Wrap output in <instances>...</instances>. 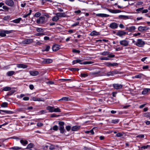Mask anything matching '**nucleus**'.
<instances>
[{
  "mask_svg": "<svg viewBox=\"0 0 150 150\" xmlns=\"http://www.w3.org/2000/svg\"><path fill=\"white\" fill-rule=\"evenodd\" d=\"M8 103L6 102L3 103L1 105V106L3 108H6L7 107Z\"/></svg>",
  "mask_w": 150,
  "mask_h": 150,
  "instance_id": "obj_36",
  "label": "nucleus"
},
{
  "mask_svg": "<svg viewBox=\"0 0 150 150\" xmlns=\"http://www.w3.org/2000/svg\"><path fill=\"white\" fill-rule=\"evenodd\" d=\"M52 62V60L50 59H44L42 61V63L44 64H49Z\"/></svg>",
  "mask_w": 150,
  "mask_h": 150,
  "instance_id": "obj_16",
  "label": "nucleus"
},
{
  "mask_svg": "<svg viewBox=\"0 0 150 150\" xmlns=\"http://www.w3.org/2000/svg\"><path fill=\"white\" fill-rule=\"evenodd\" d=\"M34 146V145L33 143H30L27 145V147L25 149H30L33 147Z\"/></svg>",
  "mask_w": 150,
  "mask_h": 150,
  "instance_id": "obj_32",
  "label": "nucleus"
},
{
  "mask_svg": "<svg viewBox=\"0 0 150 150\" xmlns=\"http://www.w3.org/2000/svg\"><path fill=\"white\" fill-rule=\"evenodd\" d=\"M120 120L118 119H115L114 120H112L111 121V123L114 124H117L119 122Z\"/></svg>",
  "mask_w": 150,
  "mask_h": 150,
  "instance_id": "obj_34",
  "label": "nucleus"
},
{
  "mask_svg": "<svg viewBox=\"0 0 150 150\" xmlns=\"http://www.w3.org/2000/svg\"><path fill=\"white\" fill-rule=\"evenodd\" d=\"M2 8L6 10H7L8 11V10L9 9V8H8L7 6H4L2 7Z\"/></svg>",
  "mask_w": 150,
  "mask_h": 150,
  "instance_id": "obj_57",
  "label": "nucleus"
},
{
  "mask_svg": "<svg viewBox=\"0 0 150 150\" xmlns=\"http://www.w3.org/2000/svg\"><path fill=\"white\" fill-rule=\"evenodd\" d=\"M100 34L99 32H97L95 30H93L92 31L90 34V35L91 36L98 35H100Z\"/></svg>",
  "mask_w": 150,
  "mask_h": 150,
  "instance_id": "obj_21",
  "label": "nucleus"
},
{
  "mask_svg": "<svg viewBox=\"0 0 150 150\" xmlns=\"http://www.w3.org/2000/svg\"><path fill=\"white\" fill-rule=\"evenodd\" d=\"M22 149L21 147L19 146H13L11 147L10 148L11 149H12L13 150H18L21 149Z\"/></svg>",
  "mask_w": 150,
  "mask_h": 150,
  "instance_id": "obj_31",
  "label": "nucleus"
},
{
  "mask_svg": "<svg viewBox=\"0 0 150 150\" xmlns=\"http://www.w3.org/2000/svg\"><path fill=\"white\" fill-rule=\"evenodd\" d=\"M50 146H49V149L50 150H52L55 149V146L54 145L50 144Z\"/></svg>",
  "mask_w": 150,
  "mask_h": 150,
  "instance_id": "obj_44",
  "label": "nucleus"
},
{
  "mask_svg": "<svg viewBox=\"0 0 150 150\" xmlns=\"http://www.w3.org/2000/svg\"><path fill=\"white\" fill-rule=\"evenodd\" d=\"M56 15L57 17H65L66 15L65 13H58L56 14Z\"/></svg>",
  "mask_w": 150,
  "mask_h": 150,
  "instance_id": "obj_17",
  "label": "nucleus"
},
{
  "mask_svg": "<svg viewBox=\"0 0 150 150\" xmlns=\"http://www.w3.org/2000/svg\"><path fill=\"white\" fill-rule=\"evenodd\" d=\"M5 34H8L9 33H11L13 32H14L15 31L13 30H4Z\"/></svg>",
  "mask_w": 150,
  "mask_h": 150,
  "instance_id": "obj_39",
  "label": "nucleus"
},
{
  "mask_svg": "<svg viewBox=\"0 0 150 150\" xmlns=\"http://www.w3.org/2000/svg\"><path fill=\"white\" fill-rule=\"evenodd\" d=\"M6 35L4 30H2L0 31V36L4 37Z\"/></svg>",
  "mask_w": 150,
  "mask_h": 150,
  "instance_id": "obj_30",
  "label": "nucleus"
},
{
  "mask_svg": "<svg viewBox=\"0 0 150 150\" xmlns=\"http://www.w3.org/2000/svg\"><path fill=\"white\" fill-rule=\"evenodd\" d=\"M118 27V25L116 23L113 22L110 24L109 27L112 29L117 28Z\"/></svg>",
  "mask_w": 150,
  "mask_h": 150,
  "instance_id": "obj_11",
  "label": "nucleus"
},
{
  "mask_svg": "<svg viewBox=\"0 0 150 150\" xmlns=\"http://www.w3.org/2000/svg\"><path fill=\"white\" fill-rule=\"evenodd\" d=\"M60 48V46L59 45L55 44L52 47L53 51H57Z\"/></svg>",
  "mask_w": 150,
  "mask_h": 150,
  "instance_id": "obj_10",
  "label": "nucleus"
},
{
  "mask_svg": "<svg viewBox=\"0 0 150 150\" xmlns=\"http://www.w3.org/2000/svg\"><path fill=\"white\" fill-rule=\"evenodd\" d=\"M150 113V112L145 113L143 114V115L144 117H149Z\"/></svg>",
  "mask_w": 150,
  "mask_h": 150,
  "instance_id": "obj_48",
  "label": "nucleus"
},
{
  "mask_svg": "<svg viewBox=\"0 0 150 150\" xmlns=\"http://www.w3.org/2000/svg\"><path fill=\"white\" fill-rule=\"evenodd\" d=\"M14 92H15V91L13 90H12L8 92V95H11Z\"/></svg>",
  "mask_w": 150,
  "mask_h": 150,
  "instance_id": "obj_54",
  "label": "nucleus"
},
{
  "mask_svg": "<svg viewBox=\"0 0 150 150\" xmlns=\"http://www.w3.org/2000/svg\"><path fill=\"white\" fill-rule=\"evenodd\" d=\"M81 76L82 77H85L88 76V75L84 73H81Z\"/></svg>",
  "mask_w": 150,
  "mask_h": 150,
  "instance_id": "obj_62",
  "label": "nucleus"
},
{
  "mask_svg": "<svg viewBox=\"0 0 150 150\" xmlns=\"http://www.w3.org/2000/svg\"><path fill=\"white\" fill-rule=\"evenodd\" d=\"M53 112H61V111L60 109L59 108H55L54 107Z\"/></svg>",
  "mask_w": 150,
  "mask_h": 150,
  "instance_id": "obj_37",
  "label": "nucleus"
},
{
  "mask_svg": "<svg viewBox=\"0 0 150 150\" xmlns=\"http://www.w3.org/2000/svg\"><path fill=\"white\" fill-rule=\"evenodd\" d=\"M76 62L79 63L81 64L86 65L93 64V62L92 61H85L82 62V60L79 59H76Z\"/></svg>",
  "mask_w": 150,
  "mask_h": 150,
  "instance_id": "obj_4",
  "label": "nucleus"
},
{
  "mask_svg": "<svg viewBox=\"0 0 150 150\" xmlns=\"http://www.w3.org/2000/svg\"><path fill=\"white\" fill-rule=\"evenodd\" d=\"M71 126L69 125L67 126L66 129L68 131H69L71 129Z\"/></svg>",
  "mask_w": 150,
  "mask_h": 150,
  "instance_id": "obj_63",
  "label": "nucleus"
},
{
  "mask_svg": "<svg viewBox=\"0 0 150 150\" xmlns=\"http://www.w3.org/2000/svg\"><path fill=\"white\" fill-rule=\"evenodd\" d=\"M116 136L117 137H120L123 136V134L121 133H118L116 134Z\"/></svg>",
  "mask_w": 150,
  "mask_h": 150,
  "instance_id": "obj_58",
  "label": "nucleus"
},
{
  "mask_svg": "<svg viewBox=\"0 0 150 150\" xmlns=\"http://www.w3.org/2000/svg\"><path fill=\"white\" fill-rule=\"evenodd\" d=\"M150 29L149 27L146 26H140L138 28V30L140 32H143Z\"/></svg>",
  "mask_w": 150,
  "mask_h": 150,
  "instance_id": "obj_7",
  "label": "nucleus"
},
{
  "mask_svg": "<svg viewBox=\"0 0 150 150\" xmlns=\"http://www.w3.org/2000/svg\"><path fill=\"white\" fill-rule=\"evenodd\" d=\"M11 89V88L10 87H4L3 89H2L1 91H10Z\"/></svg>",
  "mask_w": 150,
  "mask_h": 150,
  "instance_id": "obj_35",
  "label": "nucleus"
},
{
  "mask_svg": "<svg viewBox=\"0 0 150 150\" xmlns=\"http://www.w3.org/2000/svg\"><path fill=\"white\" fill-rule=\"evenodd\" d=\"M120 74V72L119 71L115 70L108 72L107 74V75L108 76H114L115 74Z\"/></svg>",
  "mask_w": 150,
  "mask_h": 150,
  "instance_id": "obj_5",
  "label": "nucleus"
},
{
  "mask_svg": "<svg viewBox=\"0 0 150 150\" xmlns=\"http://www.w3.org/2000/svg\"><path fill=\"white\" fill-rule=\"evenodd\" d=\"M30 74L31 76H36L38 75L39 73L37 71H30Z\"/></svg>",
  "mask_w": 150,
  "mask_h": 150,
  "instance_id": "obj_20",
  "label": "nucleus"
},
{
  "mask_svg": "<svg viewBox=\"0 0 150 150\" xmlns=\"http://www.w3.org/2000/svg\"><path fill=\"white\" fill-rule=\"evenodd\" d=\"M100 72V71L92 72L90 73V74L92 75H96L99 74Z\"/></svg>",
  "mask_w": 150,
  "mask_h": 150,
  "instance_id": "obj_42",
  "label": "nucleus"
},
{
  "mask_svg": "<svg viewBox=\"0 0 150 150\" xmlns=\"http://www.w3.org/2000/svg\"><path fill=\"white\" fill-rule=\"evenodd\" d=\"M144 134H139L136 136L137 138H144Z\"/></svg>",
  "mask_w": 150,
  "mask_h": 150,
  "instance_id": "obj_52",
  "label": "nucleus"
},
{
  "mask_svg": "<svg viewBox=\"0 0 150 150\" xmlns=\"http://www.w3.org/2000/svg\"><path fill=\"white\" fill-rule=\"evenodd\" d=\"M72 52L74 53H79L80 52V51L79 50H76V49H73L72 50Z\"/></svg>",
  "mask_w": 150,
  "mask_h": 150,
  "instance_id": "obj_55",
  "label": "nucleus"
},
{
  "mask_svg": "<svg viewBox=\"0 0 150 150\" xmlns=\"http://www.w3.org/2000/svg\"><path fill=\"white\" fill-rule=\"evenodd\" d=\"M5 3L7 5L11 7H13L14 5V2L12 0H6Z\"/></svg>",
  "mask_w": 150,
  "mask_h": 150,
  "instance_id": "obj_6",
  "label": "nucleus"
},
{
  "mask_svg": "<svg viewBox=\"0 0 150 150\" xmlns=\"http://www.w3.org/2000/svg\"><path fill=\"white\" fill-rule=\"evenodd\" d=\"M59 116V115H57L53 113V114H51L50 117H57Z\"/></svg>",
  "mask_w": 150,
  "mask_h": 150,
  "instance_id": "obj_61",
  "label": "nucleus"
},
{
  "mask_svg": "<svg viewBox=\"0 0 150 150\" xmlns=\"http://www.w3.org/2000/svg\"><path fill=\"white\" fill-rule=\"evenodd\" d=\"M110 12L112 13H116L121 12V11L120 10H113L110 9L106 8Z\"/></svg>",
  "mask_w": 150,
  "mask_h": 150,
  "instance_id": "obj_12",
  "label": "nucleus"
},
{
  "mask_svg": "<svg viewBox=\"0 0 150 150\" xmlns=\"http://www.w3.org/2000/svg\"><path fill=\"white\" fill-rule=\"evenodd\" d=\"M36 30L37 32H43V29L41 28H37Z\"/></svg>",
  "mask_w": 150,
  "mask_h": 150,
  "instance_id": "obj_43",
  "label": "nucleus"
},
{
  "mask_svg": "<svg viewBox=\"0 0 150 150\" xmlns=\"http://www.w3.org/2000/svg\"><path fill=\"white\" fill-rule=\"evenodd\" d=\"M136 29V27L135 26H132L130 27H127L126 28V30H128L129 32H132V31L135 30Z\"/></svg>",
  "mask_w": 150,
  "mask_h": 150,
  "instance_id": "obj_15",
  "label": "nucleus"
},
{
  "mask_svg": "<svg viewBox=\"0 0 150 150\" xmlns=\"http://www.w3.org/2000/svg\"><path fill=\"white\" fill-rule=\"evenodd\" d=\"M49 146L48 145H46L45 146H43L42 148L44 150H47L48 148H49Z\"/></svg>",
  "mask_w": 150,
  "mask_h": 150,
  "instance_id": "obj_45",
  "label": "nucleus"
},
{
  "mask_svg": "<svg viewBox=\"0 0 150 150\" xmlns=\"http://www.w3.org/2000/svg\"><path fill=\"white\" fill-rule=\"evenodd\" d=\"M126 33H127L124 31L121 30L118 31L116 34V35L120 37H121L122 35L126 34Z\"/></svg>",
  "mask_w": 150,
  "mask_h": 150,
  "instance_id": "obj_14",
  "label": "nucleus"
},
{
  "mask_svg": "<svg viewBox=\"0 0 150 150\" xmlns=\"http://www.w3.org/2000/svg\"><path fill=\"white\" fill-rule=\"evenodd\" d=\"M113 86L116 89H121L123 86L122 85L118 83L113 84Z\"/></svg>",
  "mask_w": 150,
  "mask_h": 150,
  "instance_id": "obj_9",
  "label": "nucleus"
},
{
  "mask_svg": "<svg viewBox=\"0 0 150 150\" xmlns=\"http://www.w3.org/2000/svg\"><path fill=\"white\" fill-rule=\"evenodd\" d=\"M110 52H109L105 51L101 53L100 54L103 55H108L110 54Z\"/></svg>",
  "mask_w": 150,
  "mask_h": 150,
  "instance_id": "obj_38",
  "label": "nucleus"
},
{
  "mask_svg": "<svg viewBox=\"0 0 150 150\" xmlns=\"http://www.w3.org/2000/svg\"><path fill=\"white\" fill-rule=\"evenodd\" d=\"M143 4V1H139L136 2V5L139 6L142 5Z\"/></svg>",
  "mask_w": 150,
  "mask_h": 150,
  "instance_id": "obj_46",
  "label": "nucleus"
},
{
  "mask_svg": "<svg viewBox=\"0 0 150 150\" xmlns=\"http://www.w3.org/2000/svg\"><path fill=\"white\" fill-rule=\"evenodd\" d=\"M10 18V16H5L4 18L3 19L5 21H7V20H8Z\"/></svg>",
  "mask_w": 150,
  "mask_h": 150,
  "instance_id": "obj_51",
  "label": "nucleus"
},
{
  "mask_svg": "<svg viewBox=\"0 0 150 150\" xmlns=\"http://www.w3.org/2000/svg\"><path fill=\"white\" fill-rule=\"evenodd\" d=\"M118 64L117 63H111L110 62H107L106 63V65L108 67H110V66H118Z\"/></svg>",
  "mask_w": 150,
  "mask_h": 150,
  "instance_id": "obj_19",
  "label": "nucleus"
},
{
  "mask_svg": "<svg viewBox=\"0 0 150 150\" xmlns=\"http://www.w3.org/2000/svg\"><path fill=\"white\" fill-rule=\"evenodd\" d=\"M134 44L139 47H142L145 44V42L141 39H138L137 42Z\"/></svg>",
  "mask_w": 150,
  "mask_h": 150,
  "instance_id": "obj_3",
  "label": "nucleus"
},
{
  "mask_svg": "<svg viewBox=\"0 0 150 150\" xmlns=\"http://www.w3.org/2000/svg\"><path fill=\"white\" fill-rule=\"evenodd\" d=\"M33 42V40L32 39H26L23 40L22 43L23 44H30Z\"/></svg>",
  "mask_w": 150,
  "mask_h": 150,
  "instance_id": "obj_13",
  "label": "nucleus"
},
{
  "mask_svg": "<svg viewBox=\"0 0 150 150\" xmlns=\"http://www.w3.org/2000/svg\"><path fill=\"white\" fill-rule=\"evenodd\" d=\"M59 129L60 130V133L63 134L65 131V129L64 128V123L63 122L60 121L59 122Z\"/></svg>",
  "mask_w": 150,
  "mask_h": 150,
  "instance_id": "obj_1",
  "label": "nucleus"
},
{
  "mask_svg": "<svg viewBox=\"0 0 150 150\" xmlns=\"http://www.w3.org/2000/svg\"><path fill=\"white\" fill-rule=\"evenodd\" d=\"M44 99L42 98H38L37 101H44Z\"/></svg>",
  "mask_w": 150,
  "mask_h": 150,
  "instance_id": "obj_60",
  "label": "nucleus"
},
{
  "mask_svg": "<svg viewBox=\"0 0 150 150\" xmlns=\"http://www.w3.org/2000/svg\"><path fill=\"white\" fill-rule=\"evenodd\" d=\"M69 100V98L68 97H64L59 99V101H67Z\"/></svg>",
  "mask_w": 150,
  "mask_h": 150,
  "instance_id": "obj_29",
  "label": "nucleus"
},
{
  "mask_svg": "<svg viewBox=\"0 0 150 150\" xmlns=\"http://www.w3.org/2000/svg\"><path fill=\"white\" fill-rule=\"evenodd\" d=\"M69 70L71 71H78L79 69L76 68H69Z\"/></svg>",
  "mask_w": 150,
  "mask_h": 150,
  "instance_id": "obj_41",
  "label": "nucleus"
},
{
  "mask_svg": "<svg viewBox=\"0 0 150 150\" xmlns=\"http://www.w3.org/2000/svg\"><path fill=\"white\" fill-rule=\"evenodd\" d=\"M21 143L23 145L25 146L28 144V142L26 140L21 139L20 140Z\"/></svg>",
  "mask_w": 150,
  "mask_h": 150,
  "instance_id": "obj_26",
  "label": "nucleus"
},
{
  "mask_svg": "<svg viewBox=\"0 0 150 150\" xmlns=\"http://www.w3.org/2000/svg\"><path fill=\"white\" fill-rule=\"evenodd\" d=\"M50 47L49 46H47L46 48L45 49L44 51H48L50 49Z\"/></svg>",
  "mask_w": 150,
  "mask_h": 150,
  "instance_id": "obj_64",
  "label": "nucleus"
},
{
  "mask_svg": "<svg viewBox=\"0 0 150 150\" xmlns=\"http://www.w3.org/2000/svg\"><path fill=\"white\" fill-rule=\"evenodd\" d=\"M54 107L50 106H48L46 108L47 110L49 111L50 112H53L54 110Z\"/></svg>",
  "mask_w": 150,
  "mask_h": 150,
  "instance_id": "obj_23",
  "label": "nucleus"
},
{
  "mask_svg": "<svg viewBox=\"0 0 150 150\" xmlns=\"http://www.w3.org/2000/svg\"><path fill=\"white\" fill-rule=\"evenodd\" d=\"M80 128V126H75L71 128V130L73 131H76L78 130Z\"/></svg>",
  "mask_w": 150,
  "mask_h": 150,
  "instance_id": "obj_27",
  "label": "nucleus"
},
{
  "mask_svg": "<svg viewBox=\"0 0 150 150\" xmlns=\"http://www.w3.org/2000/svg\"><path fill=\"white\" fill-rule=\"evenodd\" d=\"M100 59L101 60H109V59L108 57H104L101 58Z\"/></svg>",
  "mask_w": 150,
  "mask_h": 150,
  "instance_id": "obj_59",
  "label": "nucleus"
},
{
  "mask_svg": "<svg viewBox=\"0 0 150 150\" xmlns=\"http://www.w3.org/2000/svg\"><path fill=\"white\" fill-rule=\"evenodd\" d=\"M41 15V14L39 12H36L35 14V15L34 16L36 17H39Z\"/></svg>",
  "mask_w": 150,
  "mask_h": 150,
  "instance_id": "obj_53",
  "label": "nucleus"
},
{
  "mask_svg": "<svg viewBox=\"0 0 150 150\" xmlns=\"http://www.w3.org/2000/svg\"><path fill=\"white\" fill-rule=\"evenodd\" d=\"M142 77V75L141 74H139L137 75H136L134 76V78H139L140 79Z\"/></svg>",
  "mask_w": 150,
  "mask_h": 150,
  "instance_id": "obj_56",
  "label": "nucleus"
},
{
  "mask_svg": "<svg viewBox=\"0 0 150 150\" xmlns=\"http://www.w3.org/2000/svg\"><path fill=\"white\" fill-rule=\"evenodd\" d=\"M59 18L57 16L54 17L52 19V21H58Z\"/></svg>",
  "mask_w": 150,
  "mask_h": 150,
  "instance_id": "obj_40",
  "label": "nucleus"
},
{
  "mask_svg": "<svg viewBox=\"0 0 150 150\" xmlns=\"http://www.w3.org/2000/svg\"><path fill=\"white\" fill-rule=\"evenodd\" d=\"M52 129L54 131H57L58 129V127L57 125H54Z\"/></svg>",
  "mask_w": 150,
  "mask_h": 150,
  "instance_id": "obj_50",
  "label": "nucleus"
},
{
  "mask_svg": "<svg viewBox=\"0 0 150 150\" xmlns=\"http://www.w3.org/2000/svg\"><path fill=\"white\" fill-rule=\"evenodd\" d=\"M22 20V18H18L17 19H15L13 20L12 22L14 23H19L20 21Z\"/></svg>",
  "mask_w": 150,
  "mask_h": 150,
  "instance_id": "obj_28",
  "label": "nucleus"
},
{
  "mask_svg": "<svg viewBox=\"0 0 150 150\" xmlns=\"http://www.w3.org/2000/svg\"><path fill=\"white\" fill-rule=\"evenodd\" d=\"M14 73L15 72L13 71H9L7 73V75L9 76H11L14 74Z\"/></svg>",
  "mask_w": 150,
  "mask_h": 150,
  "instance_id": "obj_33",
  "label": "nucleus"
},
{
  "mask_svg": "<svg viewBox=\"0 0 150 150\" xmlns=\"http://www.w3.org/2000/svg\"><path fill=\"white\" fill-rule=\"evenodd\" d=\"M118 17L119 18H122L124 19H127L129 18V16L125 15H120Z\"/></svg>",
  "mask_w": 150,
  "mask_h": 150,
  "instance_id": "obj_24",
  "label": "nucleus"
},
{
  "mask_svg": "<svg viewBox=\"0 0 150 150\" xmlns=\"http://www.w3.org/2000/svg\"><path fill=\"white\" fill-rule=\"evenodd\" d=\"M150 147V146L149 145H145L142 146L141 148L145 149L147 148L148 147Z\"/></svg>",
  "mask_w": 150,
  "mask_h": 150,
  "instance_id": "obj_49",
  "label": "nucleus"
},
{
  "mask_svg": "<svg viewBox=\"0 0 150 150\" xmlns=\"http://www.w3.org/2000/svg\"><path fill=\"white\" fill-rule=\"evenodd\" d=\"M17 67L19 68L25 69L26 68L28 67V66L26 64H17Z\"/></svg>",
  "mask_w": 150,
  "mask_h": 150,
  "instance_id": "obj_18",
  "label": "nucleus"
},
{
  "mask_svg": "<svg viewBox=\"0 0 150 150\" xmlns=\"http://www.w3.org/2000/svg\"><path fill=\"white\" fill-rule=\"evenodd\" d=\"M1 112H4L6 113L9 114H12L13 113V111H11L7 110H0V113H1Z\"/></svg>",
  "mask_w": 150,
  "mask_h": 150,
  "instance_id": "obj_22",
  "label": "nucleus"
},
{
  "mask_svg": "<svg viewBox=\"0 0 150 150\" xmlns=\"http://www.w3.org/2000/svg\"><path fill=\"white\" fill-rule=\"evenodd\" d=\"M47 21V19L44 16H40L37 20L36 22L38 24H44Z\"/></svg>",
  "mask_w": 150,
  "mask_h": 150,
  "instance_id": "obj_2",
  "label": "nucleus"
},
{
  "mask_svg": "<svg viewBox=\"0 0 150 150\" xmlns=\"http://www.w3.org/2000/svg\"><path fill=\"white\" fill-rule=\"evenodd\" d=\"M149 91H150V89L149 88L144 89L142 92V94L143 95H145Z\"/></svg>",
  "mask_w": 150,
  "mask_h": 150,
  "instance_id": "obj_25",
  "label": "nucleus"
},
{
  "mask_svg": "<svg viewBox=\"0 0 150 150\" xmlns=\"http://www.w3.org/2000/svg\"><path fill=\"white\" fill-rule=\"evenodd\" d=\"M120 43L121 45L125 47L127 46L129 44V42L125 40H120Z\"/></svg>",
  "mask_w": 150,
  "mask_h": 150,
  "instance_id": "obj_8",
  "label": "nucleus"
},
{
  "mask_svg": "<svg viewBox=\"0 0 150 150\" xmlns=\"http://www.w3.org/2000/svg\"><path fill=\"white\" fill-rule=\"evenodd\" d=\"M45 35V34L43 33H37L35 34V35L37 36H42Z\"/></svg>",
  "mask_w": 150,
  "mask_h": 150,
  "instance_id": "obj_47",
  "label": "nucleus"
}]
</instances>
